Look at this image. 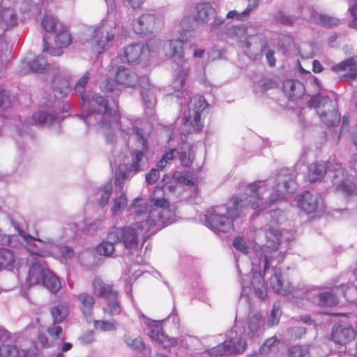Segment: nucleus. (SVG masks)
Instances as JSON below:
<instances>
[{"mask_svg":"<svg viewBox=\"0 0 357 357\" xmlns=\"http://www.w3.org/2000/svg\"><path fill=\"white\" fill-rule=\"evenodd\" d=\"M181 165L183 167L190 168L193 164L195 154L192 146H189L187 151H181L177 153Z\"/></svg>","mask_w":357,"mask_h":357,"instance_id":"33","label":"nucleus"},{"mask_svg":"<svg viewBox=\"0 0 357 357\" xmlns=\"http://www.w3.org/2000/svg\"><path fill=\"white\" fill-rule=\"evenodd\" d=\"M126 342L134 350L142 351L145 348V344L140 337L136 338L128 337Z\"/></svg>","mask_w":357,"mask_h":357,"instance_id":"50","label":"nucleus"},{"mask_svg":"<svg viewBox=\"0 0 357 357\" xmlns=\"http://www.w3.org/2000/svg\"><path fill=\"white\" fill-rule=\"evenodd\" d=\"M208 107V104L203 96L191 98L188 105V114L183 117V123L192 127L196 130H200L203 126L201 122V114Z\"/></svg>","mask_w":357,"mask_h":357,"instance_id":"8","label":"nucleus"},{"mask_svg":"<svg viewBox=\"0 0 357 357\" xmlns=\"http://www.w3.org/2000/svg\"><path fill=\"white\" fill-rule=\"evenodd\" d=\"M264 324V319L261 315H254L248 322V335H250V337H255L257 331Z\"/></svg>","mask_w":357,"mask_h":357,"instance_id":"35","label":"nucleus"},{"mask_svg":"<svg viewBox=\"0 0 357 357\" xmlns=\"http://www.w3.org/2000/svg\"><path fill=\"white\" fill-rule=\"evenodd\" d=\"M94 328L100 331H114L116 330L115 323L109 321L96 320L93 323Z\"/></svg>","mask_w":357,"mask_h":357,"instance_id":"44","label":"nucleus"},{"mask_svg":"<svg viewBox=\"0 0 357 357\" xmlns=\"http://www.w3.org/2000/svg\"><path fill=\"white\" fill-rule=\"evenodd\" d=\"M36 343L38 344L41 348H49L50 347L49 340L45 334L38 335Z\"/></svg>","mask_w":357,"mask_h":357,"instance_id":"59","label":"nucleus"},{"mask_svg":"<svg viewBox=\"0 0 357 357\" xmlns=\"http://www.w3.org/2000/svg\"><path fill=\"white\" fill-rule=\"evenodd\" d=\"M145 1L146 0H126L129 6L132 7L134 10L142 8Z\"/></svg>","mask_w":357,"mask_h":357,"instance_id":"60","label":"nucleus"},{"mask_svg":"<svg viewBox=\"0 0 357 357\" xmlns=\"http://www.w3.org/2000/svg\"><path fill=\"white\" fill-rule=\"evenodd\" d=\"M11 235L1 234H0V244L3 245H9L11 243Z\"/></svg>","mask_w":357,"mask_h":357,"instance_id":"63","label":"nucleus"},{"mask_svg":"<svg viewBox=\"0 0 357 357\" xmlns=\"http://www.w3.org/2000/svg\"><path fill=\"white\" fill-rule=\"evenodd\" d=\"M144 231L145 230L144 229L141 231L137 227V230L130 227L121 228L113 227L109 232L107 238L112 242L123 243L126 248L133 249L137 246L138 231L147 236L149 235V232L148 234H144Z\"/></svg>","mask_w":357,"mask_h":357,"instance_id":"9","label":"nucleus"},{"mask_svg":"<svg viewBox=\"0 0 357 357\" xmlns=\"http://www.w3.org/2000/svg\"><path fill=\"white\" fill-rule=\"evenodd\" d=\"M216 16L215 9L209 3H197L195 8L193 20L200 24H206L211 19L214 18L213 26L222 24L224 20L215 18Z\"/></svg>","mask_w":357,"mask_h":357,"instance_id":"13","label":"nucleus"},{"mask_svg":"<svg viewBox=\"0 0 357 357\" xmlns=\"http://www.w3.org/2000/svg\"><path fill=\"white\" fill-rule=\"evenodd\" d=\"M112 193V186L111 183H108L102 188L101 197L99 201V204L101 206H104L108 203Z\"/></svg>","mask_w":357,"mask_h":357,"instance_id":"48","label":"nucleus"},{"mask_svg":"<svg viewBox=\"0 0 357 357\" xmlns=\"http://www.w3.org/2000/svg\"><path fill=\"white\" fill-rule=\"evenodd\" d=\"M55 42L61 47H67L71 43V36L67 31H61L56 35Z\"/></svg>","mask_w":357,"mask_h":357,"instance_id":"47","label":"nucleus"},{"mask_svg":"<svg viewBox=\"0 0 357 357\" xmlns=\"http://www.w3.org/2000/svg\"><path fill=\"white\" fill-rule=\"evenodd\" d=\"M107 241H104L97 247V252L104 256H110L114 252V244L116 242H112L107 238Z\"/></svg>","mask_w":357,"mask_h":357,"instance_id":"42","label":"nucleus"},{"mask_svg":"<svg viewBox=\"0 0 357 357\" xmlns=\"http://www.w3.org/2000/svg\"><path fill=\"white\" fill-rule=\"evenodd\" d=\"M114 36V32L107 25L102 24L96 27L91 41L96 52L100 53L104 47L113 40Z\"/></svg>","mask_w":357,"mask_h":357,"instance_id":"16","label":"nucleus"},{"mask_svg":"<svg viewBox=\"0 0 357 357\" xmlns=\"http://www.w3.org/2000/svg\"><path fill=\"white\" fill-rule=\"evenodd\" d=\"M90 77L89 72L86 71L84 74L77 80L75 86V91L78 94V96L81 98V99L84 98L85 87L87 84L89 79Z\"/></svg>","mask_w":357,"mask_h":357,"instance_id":"40","label":"nucleus"},{"mask_svg":"<svg viewBox=\"0 0 357 357\" xmlns=\"http://www.w3.org/2000/svg\"><path fill=\"white\" fill-rule=\"evenodd\" d=\"M281 314L282 312L279 305H274L271 310V315L267 321L268 326L271 327L277 325L280 321Z\"/></svg>","mask_w":357,"mask_h":357,"instance_id":"45","label":"nucleus"},{"mask_svg":"<svg viewBox=\"0 0 357 357\" xmlns=\"http://www.w3.org/2000/svg\"><path fill=\"white\" fill-rule=\"evenodd\" d=\"M77 299L81 304V310L85 317L93 314V307L96 303L95 298L88 292H82L77 295Z\"/></svg>","mask_w":357,"mask_h":357,"instance_id":"24","label":"nucleus"},{"mask_svg":"<svg viewBox=\"0 0 357 357\" xmlns=\"http://www.w3.org/2000/svg\"><path fill=\"white\" fill-rule=\"evenodd\" d=\"M12 225L15 229L18 231L20 236H21L27 244V249L31 255L46 257L48 254L45 248L47 244L45 242L41 241L38 238L33 237L30 235H26L25 232L21 229L20 226L11 221Z\"/></svg>","mask_w":357,"mask_h":357,"instance_id":"12","label":"nucleus"},{"mask_svg":"<svg viewBox=\"0 0 357 357\" xmlns=\"http://www.w3.org/2000/svg\"><path fill=\"white\" fill-rule=\"evenodd\" d=\"M45 268L39 264H32L29 270L26 282L31 286L42 284Z\"/></svg>","mask_w":357,"mask_h":357,"instance_id":"23","label":"nucleus"},{"mask_svg":"<svg viewBox=\"0 0 357 357\" xmlns=\"http://www.w3.org/2000/svg\"><path fill=\"white\" fill-rule=\"evenodd\" d=\"M131 162L119 165L116 175L117 178L125 179L129 177L130 172L136 173L141 170L140 163L145 157L144 153L141 151H134L130 154Z\"/></svg>","mask_w":357,"mask_h":357,"instance_id":"15","label":"nucleus"},{"mask_svg":"<svg viewBox=\"0 0 357 357\" xmlns=\"http://www.w3.org/2000/svg\"><path fill=\"white\" fill-rule=\"evenodd\" d=\"M277 342V339L275 337H270L267 339L263 344L262 347L260 349V351L262 354H268L271 349V348Z\"/></svg>","mask_w":357,"mask_h":357,"instance_id":"56","label":"nucleus"},{"mask_svg":"<svg viewBox=\"0 0 357 357\" xmlns=\"http://www.w3.org/2000/svg\"><path fill=\"white\" fill-rule=\"evenodd\" d=\"M226 214H222V210L220 207H215L206 215V222L211 229L221 232H228L234 228V219L238 217L231 215L230 211L231 208H225Z\"/></svg>","mask_w":357,"mask_h":357,"instance_id":"5","label":"nucleus"},{"mask_svg":"<svg viewBox=\"0 0 357 357\" xmlns=\"http://www.w3.org/2000/svg\"><path fill=\"white\" fill-rule=\"evenodd\" d=\"M273 17L275 22L286 26H292L296 20V17L287 15L282 10H278Z\"/></svg>","mask_w":357,"mask_h":357,"instance_id":"36","label":"nucleus"},{"mask_svg":"<svg viewBox=\"0 0 357 357\" xmlns=\"http://www.w3.org/2000/svg\"><path fill=\"white\" fill-rule=\"evenodd\" d=\"M251 284L255 294L261 300H266L268 298L266 288L264 284L263 276L260 273H255L252 275Z\"/></svg>","mask_w":357,"mask_h":357,"instance_id":"27","label":"nucleus"},{"mask_svg":"<svg viewBox=\"0 0 357 357\" xmlns=\"http://www.w3.org/2000/svg\"><path fill=\"white\" fill-rule=\"evenodd\" d=\"M42 26L47 32H54L59 28L62 27V24L56 20V19L50 15L44 17L42 20Z\"/></svg>","mask_w":357,"mask_h":357,"instance_id":"38","label":"nucleus"},{"mask_svg":"<svg viewBox=\"0 0 357 357\" xmlns=\"http://www.w3.org/2000/svg\"><path fill=\"white\" fill-rule=\"evenodd\" d=\"M50 313L52 317L53 324H60L68 315V305L63 303L58 304L51 309Z\"/></svg>","mask_w":357,"mask_h":357,"instance_id":"28","label":"nucleus"},{"mask_svg":"<svg viewBox=\"0 0 357 357\" xmlns=\"http://www.w3.org/2000/svg\"><path fill=\"white\" fill-rule=\"evenodd\" d=\"M266 236L268 241L273 243V245H278L280 243L281 233L275 229H268L266 231Z\"/></svg>","mask_w":357,"mask_h":357,"instance_id":"49","label":"nucleus"},{"mask_svg":"<svg viewBox=\"0 0 357 357\" xmlns=\"http://www.w3.org/2000/svg\"><path fill=\"white\" fill-rule=\"evenodd\" d=\"M259 2L260 0H252L249 3L247 8L242 13H238L234 10H230L227 14V17L229 19L236 17L239 21L245 20L248 19L250 12L258 7Z\"/></svg>","mask_w":357,"mask_h":357,"instance_id":"29","label":"nucleus"},{"mask_svg":"<svg viewBox=\"0 0 357 357\" xmlns=\"http://www.w3.org/2000/svg\"><path fill=\"white\" fill-rule=\"evenodd\" d=\"M233 245L235 249L243 253L247 254L248 252V248L245 241L240 236H236L234 238Z\"/></svg>","mask_w":357,"mask_h":357,"instance_id":"53","label":"nucleus"},{"mask_svg":"<svg viewBox=\"0 0 357 357\" xmlns=\"http://www.w3.org/2000/svg\"><path fill=\"white\" fill-rule=\"evenodd\" d=\"M161 23L162 18L157 14L145 13L133 22V30L137 35L147 36L153 33Z\"/></svg>","mask_w":357,"mask_h":357,"instance_id":"10","label":"nucleus"},{"mask_svg":"<svg viewBox=\"0 0 357 357\" xmlns=\"http://www.w3.org/2000/svg\"><path fill=\"white\" fill-rule=\"evenodd\" d=\"M30 69L33 73H43L50 70V65L43 56H38L29 63Z\"/></svg>","mask_w":357,"mask_h":357,"instance_id":"32","label":"nucleus"},{"mask_svg":"<svg viewBox=\"0 0 357 357\" xmlns=\"http://www.w3.org/2000/svg\"><path fill=\"white\" fill-rule=\"evenodd\" d=\"M295 184L294 176L290 177L287 180L282 181V183H278L275 186L276 192H273L268 201L264 199V192L266 187L262 181H255L248 185L250 192L243 197L236 196L233 199V211L229 213L236 217H240L241 214L248 209H252L260 212L268 208L275 203L282 201L284 199L282 193L278 192H287Z\"/></svg>","mask_w":357,"mask_h":357,"instance_id":"1","label":"nucleus"},{"mask_svg":"<svg viewBox=\"0 0 357 357\" xmlns=\"http://www.w3.org/2000/svg\"><path fill=\"white\" fill-rule=\"evenodd\" d=\"M266 57L270 66H274L275 64V59L274 57V52L271 50L267 51Z\"/></svg>","mask_w":357,"mask_h":357,"instance_id":"64","label":"nucleus"},{"mask_svg":"<svg viewBox=\"0 0 357 357\" xmlns=\"http://www.w3.org/2000/svg\"><path fill=\"white\" fill-rule=\"evenodd\" d=\"M127 198L124 193L121 194L114 200L113 206L112 207V212L114 215L121 211L127 206Z\"/></svg>","mask_w":357,"mask_h":357,"instance_id":"43","label":"nucleus"},{"mask_svg":"<svg viewBox=\"0 0 357 357\" xmlns=\"http://www.w3.org/2000/svg\"><path fill=\"white\" fill-rule=\"evenodd\" d=\"M172 178L176 181L183 183L186 185H193L194 182L190 179L187 176L183 174L179 171H175L172 174Z\"/></svg>","mask_w":357,"mask_h":357,"instance_id":"52","label":"nucleus"},{"mask_svg":"<svg viewBox=\"0 0 357 357\" xmlns=\"http://www.w3.org/2000/svg\"><path fill=\"white\" fill-rule=\"evenodd\" d=\"M288 357H310L307 347L301 345H294L287 351Z\"/></svg>","mask_w":357,"mask_h":357,"instance_id":"39","label":"nucleus"},{"mask_svg":"<svg viewBox=\"0 0 357 357\" xmlns=\"http://www.w3.org/2000/svg\"><path fill=\"white\" fill-rule=\"evenodd\" d=\"M283 92L287 98L291 101H296L301 99L305 94V89L304 84L295 79H287L282 85Z\"/></svg>","mask_w":357,"mask_h":357,"instance_id":"17","label":"nucleus"},{"mask_svg":"<svg viewBox=\"0 0 357 357\" xmlns=\"http://www.w3.org/2000/svg\"><path fill=\"white\" fill-rule=\"evenodd\" d=\"M11 106V100L6 91H0V108L4 109Z\"/></svg>","mask_w":357,"mask_h":357,"instance_id":"55","label":"nucleus"},{"mask_svg":"<svg viewBox=\"0 0 357 357\" xmlns=\"http://www.w3.org/2000/svg\"><path fill=\"white\" fill-rule=\"evenodd\" d=\"M188 68H183L176 73L175 81L179 84L181 89H183L185 86V79L188 77Z\"/></svg>","mask_w":357,"mask_h":357,"instance_id":"51","label":"nucleus"},{"mask_svg":"<svg viewBox=\"0 0 357 357\" xmlns=\"http://www.w3.org/2000/svg\"><path fill=\"white\" fill-rule=\"evenodd\" d=\"M308 107L315 108L322 122L328 126H335L339 123L340 114L330 98L319 95L312 96L308 102Z\"/></svg>","mask_w":357,"mask_h":357,"instance_id":"4","label":"nucleus"},{"mask_svg":"<svg viewBox=\"0 0 357 357\" xmlns=\"http://www.w3.org/2000/svg\"><path fill=\"white\" fill-rule=\"evenodd\" d=\"M18 351L15 346L2 344L0 346V357H16Z\"/></svg>","mask_w":357,"mask_h":357,"instance_id":"46","label":"nucleus"},{"mask_svg":"<svg viewBox=\"0 0 357 357\" xmlns=\"http://www.w3.org/2000/svg\"><path fill=\"white\" fill-rule=\"evenodd\" d=\"M56 118L55 116L46 112H36L31 116V124L32 125H45V124H52Z\"/></svg>","mask_w":357,"mask_h":357,"instance_id":"30","label":"nucleus"},{"mask_svg":"<svg viewBox=\"0 0 357 357\" xmlns=\"http://www.w3.org/2000/svg\"><path fill=\"white\" fill-rule=\"evenodd\" d=\"M150 203L153 206L157 208L151 210L147 220L137 224L138 229L141 231L144 229V234H148L153 227L159 224L163 225L164 220L161 215V211H159L158 208L169 210L170 207L169 202L164 197H155L152 196L150 198Z\"/></svg>","mask_w":357,"mask_h":357,"instance_id":"7","label":"nucleus"},{"mask_svg":"<svg viewBox=\"0 0 357 357\" xmlns=\"http://www.w3.org/2000/svg\"><path fill=\"white\" fill-rule=\"evenodd\" d=\"M42 284L50 291L56 293L61 288L59 279L49 269L45 268Z\"/></svg>","mask_w":357,"mask_h":357,"instance_id":"25","label":"nucleus"},{"mask_svg":"<svg viewBox=\"0 0 357 357\" xmlns=\"http://www.w3.org/2000/svg\"><path fill=\"white\" fill-rule=\"evenodd\" d=\"M337 303V299L332 293H323L319 296V304L321 306H333Z\"/></svg>","mask_w":357,"mask_h":357,"instance_id":"41","label":"nucleus"},{"mask_svg":"<svg viewBox=\"0 0 357 357\" xmlns=\"http://www.w3.org/2000/svg\"><path fill=\"white\" fill-rule=\"evenodd\" d=\"M327 171L333 172V184L335 190L346 196L357 194L356 185L349 179L342 165L331 161H315L308 167L307 179L310 183L321 181Z\"/></svg>","mask_w":357,"mask_h":357,"instance_id":"2","label":"nucleus"},{"mask_svg":"<svg viewBox=\"0 0 357 357\" xmlns=\"http://www.w3.org/2000/svg\"><path fill=\"white\" fill-rule=\"evenodd\" d=\"M314 18L319 24L328 28L337 26L340 24L338 18L325 14H317Z\"/></svg>","mask_w":357,"mask_h":357,"instance_id":"34","label":"nucleus"},{"mask_svg":"<svg viewBox=\"0 0 357 357\" xmlns=\"http://www.w3.org/2000/svg\"><path fill=\"white\" fill-rule=\"evenodd\" d=\"M14 261V254L10 250L0 249V270L11 265Z\"/></svg>","mask_w":357,"mask_h":357,"instance_id":"37","label":"nucleus"},{"mask_svg":"<svg viewBox=\"0 0 357 357\" xmlns=\"http://www.w3.org/2000/svg\"><path fill=\"white\" fill-rule=\"evenodd\" d=\"M143 52V46L139 43H133L124 47L120 56L121 59L127 63H137Z\"/></svg>","mask_w":357,"mask_h":357,"instance_id":"21","label":"nucleus"},{"mask_svg":"<svg viewBox=\"0 0 357 357\" xmlns=\"http://www.w3.org/2000/svg\"><path fill=\"white\" fill-rule=\"evenodd\" d=\"M270 281L272 289L275 292L280 294L282 290V282L280 278L277 275H274L271 278Z\"/></svg>","mask_w":357,"mask_h":357,"instance_id":"54","label":"nucleus"},{"mask_svg":"<svg viewBox=\"0 0 357 357\" xmlns=\"http://www.w3.org/2000/svg\"><path fill=\"white\" fill-rule=\"evenodd\" d=\"M92 288L98 296L103 298L105 301L119 298V292L114 289V286L104 282L100 278L93 280Z\"/></svg>","mask_w":357,"mask_h":357,"instance_id":"18","label":"nucleus"},{"mask_svg":"<svg viewBox=\"0 0 357 357\" xmlns=\"http://www.w3.org/2000/svg\"><path fill=\"white\" fill-rule=\"evenodd\" d=\"M47 331L51 337H54V339H59V335L63 331V328L60 326H56L54 327L48 328Z\"/></svg>","mask_w":357,"mask_h":357,"instance_id":"58","label":"nucleus"},{"mask_svg":"<svg viewBox=\"0 0 357 357\" xmlns=\"http://www.w3.org/2000/svg\"><path fill=\"white\" fill-rule=\"evenodd\" d=\"M298 207L306 213H312L318 207V196L310 191H305L297 197Z\"/></svg>","mask_w":357,"mask_h":357,"instance_id":"19","label":"nucleus"},{"mask_svg":"<svg viewBox=\"0 0 357 357\" xmlns=\"http://www.w3.org/2000/svg\"><path fill=\"white\" fill-rule=\"evenodd\" d=\"M149 337L155 342L163 345L165 348L176 346L177 340L175 338L166 335L162 328L159 325L151 326L149 332Z\"/></svg>","mask_w":357,"mask_h":357,"instance_id":"22","label":"nucleus"},{"mask_svg":"<svg viewBox=\"0 0 357 357\" xmlns=\"http://www.w3.org/2000/svg\"><path fill=\"white\" fill-rule=\"evenodd\" d=\"M160 178V174L158 169H152L146 175V181L147 183H155Z\"/></svg>","mask_w":357,"mask_h":357,"instance_id":"57","label":"nucleus"},{"mask_svg":"<svg viewBox=\"0 0 357 357\" xmlns=\"http://www.w3.org/2000/svg\"><path fill=\"white\" fill-rule=\"evenodd\" d=\"M331 69L341 79L354 80L357 79V59L350 57L332 66Z\"/></svg>","mask_w":357,"mask_h":357,"instance_id":"14","label":"nucleus"},{"mask_svg":"<svg viewBox=\"0 0 357 357\" xmlns=\"http://www.w3.org/2000/svg\"><path fill=\"white\" fill-rule=\"evenodd\" d=\"M115 79L117 83L128 87L135 86L138 82L136 73L126 67L118 68Z\"/></svg>","mask_w":357,"mask_h":357,"instance_id":"20","label":"nucleus"},{"mask_svg":"<svg viewBox=\"0 0 357 357\" xmlns=\"http://www.w3.org/2000/svg\"><path fill=\"white\" fill-rule=\"evenodd\" d=\"M184 44V41L180 39L169 40L165 45L167 56L169 57L176 56L183 57Z\"/></svg>","mask_w":357,"mask_h":357,"instance_id":"26","label":"nucleus"},{"mask_svg":"<svg viewBox=\"0 0 357 357\" xmlns=\"http://www.w3.org/2000/svg\"><path fill=\"white\" fill-rule=\"evenodd\" d=\"M89 104L92 107H98L91 110V113L102 114V119L98 123L99 127L108 137H113L116 130L123 131L121 127V114L119 111L112 109L109 107L108 100L98 95L93 96Z\"/></svg>","mask_w":357,"mask_h":357,"instance_id":"3","label":"nucleus"},{"mask_svg":"<svg viewBox=\"0 0 357 357\" xmlns=\"http://www.w3.org/2000/svg\"><path fill=\"white\" fill-rule=\"evenodd\" d=\"M356 337V329L351 324L342 322L335 324L332 328L331 339L336 344L346 345Z\"/></svg>","mask_w":357,"mask_h":357,"instance_id":"11","label":"nucleus"},{"mask_svg":"<svg viewBox=\"0 0 357 357\" xmlns=\"http://www.w3.org/2000/svg\"><path fill=\"white\" fill-rule=\"evenodd\" d=\"M179 151L176 149H171L167 151L163 156L169 162V160L175 159L176 156L178 155L177 153Z\"/></svg>","mask_w":357,"mask_h":357,"instance_id":"61","label":"nucleus"},{"mask_svg":"<svg viewBox=\"0 0 357 357\" xmlns=\"http://www.w3.org/2000/svg\"><path fill=\"white\" fill-rule=\"evenodd\" d=\"M106 305L103 307L102 311L105 315L109 317L119 315L121 313L122 308L119 301V298L107 301Z\"/></svg>","mask_w":357,"mask_h":357,"instance_id":"31","label":"nucleus"},{"mask_svg":"<svg viewBox=\"0 0 357 357\" xmlns=\"http://www.w3.org/2000/svg\"><path fill=\"white\" fill-rule=\"evenodd\" d=\"M146 45L149 51H155L158 48V41L156 39L151 38L146 42Z\"/></svg>","mask_w":357,"mask_h":357,"instance_id":"62","label":"nucleus"},{"mask_svg":"<svg viewBox=\"0 0 357 357\" xmlns=\"http://www.w3.org/2000/svg\"><path fill=\"white\" fill-rule=\"evenodd\" d=\"M247 349V342L241 336L229 338L206 351L211 357H229L243 354Z\"/></svg>","mask_w":357,"mask_h":357,"instance_id":"6","label":"nucleus"}]
</instances>
